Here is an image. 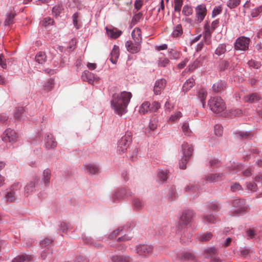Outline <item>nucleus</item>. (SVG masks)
Returning a JSON list of instances; mask_svg holds the SVG:
<instances>
[{"label": "nucleus", "mask_w": 262, "mask_h": 262, "mask_svg": "<svg viewBox=\"0 0 262 262\" xmlns=\"http://www.w3.org/2000/svg\"><path fill=\"white\" fill-rule=\"evenodd\" d=\"M144 202L139 198H135L133 202V208L135 210H140L144 206Z\"/></svg>", "instance_id": "ea45409f"}, {"label": "nucleus", "mask_w": 262, "mask_h": 262, "mask_svg": "<svg viewBox=\"0 0 262 262\" xmlns=\"http://www.w3.org/2000/svg\"><path fill=\"white\" fill-rule=\"evenodd\" d=\"M39 181L38 178L36 177H33L32 179L30 180L24 187V191L26 193H30L34 191L36 185Z\"/></svg>", "instance_id": "4468645a"}, {"label": "nucleus", "mask_w": 262, "mask_h": 262, "mask_svg": "<svg viewBox=\"0 0 262 262\" xmlns=\"http://www.w3.org/2000/svg\"><path fill=\"white\" fill-rule=\"evenodd\" d=\"M47 56L45 53L39 52L35 56V60L39 64H43L46 61Z\"/></svg>", "instance_id": "4c0bfd02"}, {"label": "nucleus", "mask_w": 262, "mask_h": 262, "mask_svg": "<svg viewBox=\"0 0 262 262\" xmlns=\"http://www.w3.org/2000/svg\"><path fill=\"white\" fill-rule=\"evenodd\" d=\"M54 85V80L52 78L49 79L44 84V90L49 92L52 90Z\"/></svg>", "instance_id": "37998d69"}, {"label": "nucleus", "mask_w": 262, "mask_h": 262, "mask_svg": "<svg viewBox=\"0 0 262 262\" xmlns=\"http://www.w3.org/2000/svg\"><path fill=\"white\" fill-rule=\"evenodd\" d=\"M205 258L209 259L210 262H224L219 256V250L214 247L207 248L204 250Z\"/></svg>", "instance_id": "0eeeda50"}, {"label": "nucleus", "mask_w": 262, "mask_h": 262, "mask_svg": "<svg viewBox=\"0 0 262 262\" xmlns=\"http://www.w3.org/2000/svg\"><path fill=\"white\" fill-rule=\"evenodd\" d=\"M250 39L245 36L238 37L234 43V48L236 50L246 51L249 48Z\"/></svg>", "instance_id": "1a4fd4ad"}, {"label": "nucleus", "mask_w": 262, "mask_h": 262, "mask_svg": "<svg viewBox=\"0 0 262 262\" xmlns=\"http://www.w3.org/2000/svg\"><path fill=\"white\" fill-rule=\"evenodd\" d=\"M208 165L212 168H215L220 166V161L216 159H212L209 160Z\"/></svg>", "instance_id": "6e6d98bb"}, {"label": "nucleus", "mask_w": 262, "mask_h": 262, "mask_svg": "<svg viewBox=\"0 0 262 262\" xmlns=\"http://www.w3.org/2000/svg\"><path fill=\"white\" fill-rule=\"evenodd\" d=\"M183 34V29L181 24L177 25L173 29L172 33V36L174 37H177Z\"/></svg>", "instance_id": "79ce46f5"}, {"label": "nucleus", "mask_w": 262, "mask_h": 262, "mask_svg": "<svg viewBox=\"0 0 262 262\" xmlns=\"http://www.w3.org/2000/svg\"><path fill=\"white\" fill-rule=\"evenodd\" d=\"M106 31L107 35L111 38H117L122 34V31L117 30L116 28L108 29L106 27Z\"/></svg>", "instance_id": "bb28decb"}, {"label": "nucleus", "mask_w": 262, "mask_h": 262, "mask_svg": "<svg viewBox=\"0 0 262 262\" xmlns=\"http://www.w3.org/2000/svg\"><path fill=\"white\" fill-rule=\"evenodd\" d=\"M51 179V171L49 169H45L43 172L42 182L45 185L48 186L50 183Z\"/></svg>", "instance_id": "473e14b6"}, {"label": "nucleus", "mask_w": 262, "mask_h": 262, "mask_svg": "<svg viewBox=\"0 0 262 262\" xmlns=\"http://www.w3.org/2000/svg\"><path fill=\"white\" fill-rule=\"evenodd\" d=\"M226 86L227 83L225 81L220 80L213 84L212 90L214 93H222L225 90Z\"/></svg>", "instance_id": "412c9836"}, {"label": "nucleus", "mask_w": 262, "mask_h": 262, "mask_svg": "<svg viewBox=\"0 0 262 262\" xmlns=\"http://www.w3.org/2000/svg\"><path fill=\"white\" fill-rule=\"evenodd\" d=\"M63 10V7L62 5L58 4L53 7L52 9V13L56 17H57L60 15Z\"/></svg>", "instance_id": "58836bf2"}, {"label": "nucleus", "mask_w": 262, "mask_h": 262, "mask_svg": "<svg viewBox=\"0 0 262 262\" xmlns=\"http://www.w3.org/2000/svg\"><path fill=\"white\" fill-rule=\"evenodd\" d=\"M111 260L112 262H129L130 257L127 256L116 255L112 256Z\"/></svg>", "instance_id": "2f4dec72"}, {"label": "nucleus", "mask_w": 262, "mask_h": 262, "mask_svg": "<svg viewBox=\"0 0 262 262\" xmlns=\"http://www.w3.org/2000/svg\"><path fill=\"white\" fill-rule=\"evenodd\" d=\"M79 14L76 12L72 15L73 24L76 29H78L81 27V25L78 23V17Z\"/></svg>", "instance_id": "052dcab7"}, {"label": "nucleus", "mask_w": 262, "mask_h": 262, "mask_svg": "<svg viewBox=\"0 0 262 262\" xmlns=\"http://www.w3.org/2000/svg\"><path fill=\"white\" fill-rule=\"evenodd\" d=\"M193 13V9L190 6L185 5L182 9V14L186 16H190Z\"/></svg>", "instance_id": "09e8293b"}, {"label": "nucleus", "mask_w": 262, "mask_h": 262, "mask_svg": "<svg viewBox=\"0 0 262 262\" xmlns=\"http://www.w3.org/2000/svg\"><path fill=\"white\" fill-rule=\"evenodd\" d=\"M169 56L171 59H177L180 58V53L178 51L173 49L170 50L169 51Z\"/></svg>", "instance_id": "bf43d9fd"}, {"label": "nucleus", "mask_w": 262, "mask_h": 262, "mask_svg": "<svg viewBox=\"0 0 262 262\" xmlns=\"http://www.w3.org/2000/svg\"><path fill=\"white\" fill-rule=\"evenodd\" d=\"M214 134L217 136L220 137L223 134V127L219 124H216L214 127Z\"/></svg>", "instance_id": "e2e57ef3"}, {"label": "nucleus", "mask_w": 262, "mask_h": 262, "mask_svg": "<svg viewBox=\"0 0 262 262\" xmlns=\"http://www.w3.org/2000/svg\"><path fill=\"white\" fill-rule=\"evenodd\" d=\"M161 107V104L157 101H154L151 104H150V112L155 113L158 111V110Z\"/></svg>", "instance_id": "69168bd1"}, {"label": "nucleus", "mask_w": 262, "mask_h": 262, "mask_svg": "<svg viewBox=\"0 0 262 262\" xmlns=\"http://www.w3.org/2000/svg\"><path fill=\"white\" fill-rule=\"evenodd\" d=\"M252 250L250 248H245L240 250V255L241 256L246 258L250 256Z\"/></svg>", "instance_id": "13d9d810"}, {"label": "nucleus", "mask_w": 262, "mask_h": 262, "mask_svg": "<svg viewBox=\"0 0 262 262\" xmlns=\"http://www.w3.org/2000/svg\"><path fill=\"white\" fill-rule=\"evenodd\" d=\"M255 182L257 184L253 182H249L246 183V187L248 190L252 192L256 191L257 190V185L262 188V173L255 177Z\"/></svg>", "instance_id": "f8f14e48"}, {"label": "nucleus", "mask_w": 262, "mask_h": 262, "mask_svg": "<svg viewBox=\"0 0 262 262\" xmlns=\"http://www.w3.org/2000/svg\"><path fill=\"white\" fill-rule=\"evenodd\" d=\"M132 97V93L126 91L113 95L111 101V105L118 115L122 116L126 113L127 107Z\"/></svg>", "instance_id": "f257e3e1"}, {"label": "nucleus", "mask_w": 262, "mask_h": 262, "mask_svg": "<svg viewBox=\"0 0 262 262\" xmlns=\"http://www.w3.org/2000/svg\"><path fill=\"white\" fill-rule=\"evenodd\" d=\"M195 11L197 20L200 23L203 20L206 15L207 10L205 5L204 4L198 5L195 8Z\"/></svg>", "instance_id": "ddd939ff"}, {"label": "nucleus", "mask_w": 262, "mask_h": 262, "mask_svg": "<svg viewBox=\"0 0 262 262\" xmlns=\"http://www.w3.org/2000/svg\"><path fill=\"white\" fill-rule=\"evenodd\" d=\"M206 58V56H200L196 59L194 62L190 64L188 66V71H193L200 66L202 65L203 62Z\"/></svg>", "instance_id": "b1692460"}, {"label": "nucleus", "mask_w": 262, "mask_h": 262, "mask_svg": "<svg viewBox=\"0 0 262 262\" xmlns=\"http://www.w3.org/2000/svg\"><path fill=\"white\" fill-rule=\"evenodd\" d=\"M204 32L203 33V38L207 45H210L211 42V35L212 32L211 31L210 25L208 22L204 25Z\"/></svg>", "instance_id": "aec40b11"}, {"label": "nucleus", "mask_w": 262, "mask_h": 262, "mask_svg": "<svg viewBox=\"0 0 262 262\" xmlns=\"http://www.w3.org/2000/svg\"><path fill=\"white\" fill-rule=\"evenodd\" d=\"M53 242V240L50 237H47L40 242L42 247H46Z\"/></svg>", "instance_id": "338daca9"}, {"label": "nucleus", "mask_w": 262, "mask_h": 262, "mask_svg": "<svg viewBox=\"0 0 262 262\" xmlns=\"http://www.w3.org/2000/svg\"><path fill=\"white\" fill-rule=\"evenodd\" d=\"M15 14L14 13H9L6 15V18L5 20L4 24L5 26H8L13 23L14 18Z\"/></svg>", "instance_id": "a18cd8bd"}, {"label": "nucleus", "mask_w": 262, "mask_h": 262, "mask_svg": "<svg viewBox=\"0 0 262 262\" xmlns=\"http://www.w3.org/2000/svg\"><path fill=\"white\" fill-rule=\"evenodd\" d=\"M194 84V79L193 78H190L184 83L183 86V91L185 92L189 91L193 87Z\"/></svg>", "instance_id": "72a5a7b5"}, {"label": "nucleus", "mask_w": 262, "mask_h": 262, "mask_svg": "<svg viewBox=\"0 0 262 262\" xmlns=\"http://www.w3.org/2000/svg\"><path fill=\"white\" fill-rule=\"evenodd\" d=\"M240 2L241 0H229L227 6L230 9H234L239 5Z\"/></svg>", "instance_id": "603ef678"}, {"label": "nucleus", "mask_w": 262, "mask_h": 262, "mask_svg": "<svg viewBox=\"0 0 262 262\" xmlns=\"http://www.w3.org/2000/svg\"><path fill=\"white\" fill-rule=\"evenodd\" d=\"M232 206L236 208L233 212L234 214H243L245 213L248 209V206L246 204L244 199H237L232 201Z\"/></svg>", "instance_id": "423d86ee"}, {"label": "nucleus", "mask_w": 262, "mask_h": 262, "mask_svg": "<svg viewBox=\"0 0 262 262\" xmlns=\"http://www.w3.org/2000/svg\"><path fill=\"white\" fill-rule=\"evenodd\" d=\"M208 106L212 112L216 114L223 112L226 107L223 100L217 96L211 97L208 101Z\"/></svg>", "instance_id": "f03ea898"}, {"label": "nucleus", "mask_w": 262, "mask_h": 262, "mask_svg": "<svg viewBox=\"0 0 262 262\" xmlns=\"http://www.w3.org/2000/svg\"><path fill=\"white\" fill-rule=\"evenodd\" d=\"M167 196L168 199L171 201L175 200L178 197L176 188L174 187H171L169 188Z\"/></svg>", "instance_id": "c03bdc74"}, {"label": "nucleus", "mask_w": 262, "mask_h": 262, "mask_svg": "<svg viewBox=\"0 0 262 262\" xmlns=\"http://www.w3.org/2000/svg\"><path fill=\"white\" fill-rule=\"evenodd\" d=\"M194 255L189 252H184L181 254L180 256V258L181 260H189L193 259L194 258Z\"/></svg>", "instance_id": "864d4df0"}, {"label": "nucleus", "mask_w": 262, "mask_h": 262, "mask_svg": "<svg viewBox=\"0 0 262 262\" xmlns=\"http://www.w3.org/2000/svg\"><path fill=\"white\" fill-rule=\"evenodd\" d=\"M32 259V255L24 253L14 258L12 262H29Z\"/></svg>", "instance_id": "393cba45"}, {"label": "nucleus", "mask_w": 262, "mask_h": 262, "mask_svg": "<svg viewBox=\"0 0 262 262\" xmlns=\"http://www.w3.org/2000/svg\"><path fill=\"white\" fill-rule=\"evenodd\" d=\"M85 167L88 172L90 174H95L99 172L98 168L95 165L92 164H88L85 165Z\"/></svg>", "instance_id": "f704fd0d"}, {"label": "nucleus", "mask_w": 262, "mask_h": 262, "mask_svg": "<svg viewBox=\"0 0 262 262\" xmlns=\"http://www.w3.org/2000/svg\"><path fill=\"white\" fill-rule=\"evenodd\" d=\"M235 138L241 140H250L253 137L254 133L252 131H236L234 133Z\"/></svg>", "instance_id": "2eb2a0df"}, {"label": "nucleus", "mask_w": 262, "mask_h": 262, "mask_svg": "<svg viewBox=\"0 0 262 262\" xmlns=\"http://www.w3.org/2000/svg\"><path fill=\"white\" fill-rule=\"evenodd\" d=\"M154 248L150 245L139 244L136 246V253L142 257H147L152 254Z\"/></svg>", "instance_id": "6e6552de"}, {"label": "nucleus", "mask_w": 262, "mask_h": 262, "mask_svg": "<svg viewBox=\"0 0 262 262\" xmlns=\"http://www.w3.org/2000/svg\"><path fill=\"white\" fill-rule=\"evenodd\" d=\"M216 220V218L213 214L204 215L203 217V221L205 224H214Z\"/></svg>", "instance_id": "a19ab883"}, {"label": "nucleus", "mask_w": 262, "mask_h": 262, "mask_svg": "<svg viewBox=\"0 0 262 262\" xmlns=\"http://www.w3.org/2000/svg\"><path fill=\"white\" fill-rule=\"evenodd\" d=\"M182 129L183 133L185 136H189L190 135L191 130L189 128L188 122H185L182 124Z\"/></svg>", "instance_id": "3c124183"}, {"label": "nucleus", "mask_w": 262, "mask_h": 262, "mask_svg": "<svg viewBox=\"0 0 262 262\" xmlns=\"http://www.w3.org/2000/svg\"><path fill=\"white\" fill-rule=\"evenodd\" d=\"M169 63V60L165 57L160 58L158 60V66L161 67H166Z\"/></svg>", "instance_id": "4d7b16f0"}, {"label": "nucleus", "mask_w": 262, "mask_h": 262, "mask_svg": "<svg viewBox=\"0 0 262 262\" xmlns=\"http://www.w3.org/2000/svg\"><path fill=\"white\" fill-rule=\"evenodd\" d=\"M242 167L241 164L233 163L231 166H228V169L231 173H233L242 169Z\"/></svg>", "instance_id": "49530a36"}, {"label": "nucleus", "mask_w": 262, "mask_h": 262, "mask_svg": "<svg viewBox=\"0 0 262 262\" xmlns=\"http://www.w3.org/2000/svg\"><path fill=\"white\" fill-rule=\"evenodd\" d=\"M24 113V109L23 107L16 108L14 111V117L16 119L21 120V115Z\"/></svg>", "instance_id": "de8ad7c7"}, {"label": "nucleus", "mask_w": 262, "mask_h": 262, "mask_svg": "<svg viewBox=\"0 0 262 262\" xmlns=\"http://www.w3.org/2000/svg\"><path fill=\"white\" fill-rule=\"evenodd\" d=\"M262 13V5L252 10L251 15L252 17H256Z\"/></svg>", "instance_id": "5fc2aeb1"}, {"label": "nucleus", "mask_w": 262, "mask_h": 262, "mask_svg": "<svg viewBox=\"0 0 262 262\" xmlns=\"http://www.w3.org/2000/svg\"><path fill=\"white\" fill-rule=\"evenodd\" d=\"M17 138V134L15 131L11 128H7L3 133L2 140L5 142L14 143Z\"/></svg>", "instance_id": "9d476101"}, {"label": "nucleus", "mask_w": 262, "mask_h": 262, "mask_svg": "<svg viewBox=\"0 0 262 262\" xmlns=\"http://www.w3.org/2000/svg\"><path fill=\"white\" fill-rule=\"evenodd\" d=\"M140 114L145 115L150 112V103L149 101H145L142 103L139 110Z\"/></svg>", "instance_id": "cd10ccee"}, {"label": "nucleus", "mask_w": 262, "mask_h": 262, "mask_svg": "<svg viewBox=\"0 0 262 262\" xmlns=\"http://www.w3.org/2000/svg\"><path fill=\"white\" fill-rule=\"evenodd\" d=\"M21 188V185L19 182L12 184L5 195V201L8 202H14L17 198V192Z\"/></svg>", "instance_id": "20e7f679"}, {"label": "nucleus", "mask_w": 262, "mask_h": 262, "mask_svg": "<svg viewBox=\"0 0 262 262\" xmlns=\"http://www.w3.org/2000/svg\"><path fill=\"white\" fill-rule=\"evenodd\" d=\"M207 95V91L203 89H201L199 90L197 93L198 98L200 99V101L202 103V105L203 108L205 107V100Z\"/></svg>", "instance_id": "c85d7f7f"}, {"label": "nucleus", "mask_w": 262, "mask_h": 262, "mask_svg": "<svg viewBox=\"0 0 262 262\" xmlns=\"http://www.w3.org/2000/svg\"><path fill=\"white\" fill-rule=\"evenodd\" d=\"M132 36L135 43H141L142 41L141 31L139 28H135L133 30Z\"/></svg>", "instance_id": "a878e982"}, {"label": "nucleus", "mask_w": 262, "mask_h": 262, "mask_svg": "<svg viewBox=\"0 0 262 262\" xmlns=\"http://www.w3.org/2000/svg\"><path fill=\"white\" fill-rule=\"evenodd\" d=\"M130 195V192H127L125 188H121L115 192L112 196V201L113 202H116Z\"/></svg>", "instance_id": "9b49d317"}, {"label": "nucleus", "mask_w": 262, "mask_h": 262, "mask_svg": "<svg viewBox=\"0 0 262 262\" xmlns=\"http://www.w3.org/2000/svg\"><path fill=\"white\" fill-rule=\"evenodd\" d=\"M158 120L156 117L151 118L149 123V128L151 130H154L158 126Z\"/></svg>", "instance_id": "8fccbe9b"}, {"label": "nucleus", "mask_w": 262, "mask_h": 262, "mask_svg": "<svg viewBox=\"0 0 262 262\" xmlns=\"http://www.w3.org/2000/svg\"><path fill=\"white\" fill-rule=\"evenodd\" d=\"M183 5V0H174V10L176 12H180Z\"/></svg>", "instance_id": "0e129e2a"}, {"label": "nucleus", "mask_w": 262, "mask_h": 262, "mask_svg": "<svg viewBox=\"0 0 262 262\" xmlns=\"http://www.w3.org/2000/svg\"><path fill=\"white\" fill-rule=\"evenodd\" d=\"M168 172L167 170L163 169H158L157 171V176L159 180L162 182L166 181L168 179Z\"/></svg>", "instance_id": "c9c22d12"}, {"label": "nucleus", "mask_w": 262, "mask_h": 262, "mask_svg": "<svg viewBox=\"0 0 262 262\" xmlns=\"http://www.w3.org/2000/svg\"><path fill=\"white\" fill-rule=\"evenodd\" d=\"M194 212L190 209L185 210L183 211L181 216V221L184 225H187L190 223L191 219L194 216Z\"/></svg>", "instance_id": "f3484780"}, {"label": "nucleus", "mask_w": 262, "mask_h": 262, "mask_svg": "<svg viewBox=\"0 0 262 262\" xmlns=\"http://www.w3.org/2000/svg\"><path fill=\"white\" fill-rule=\"evenodd\" d=\"M125 47L129 52L134 54L140 51L141 43H135L134 44L131 40H128L125 43Z\"/></svg>", "instance_id": "6ab92c4d"}, {"label": "nucleus", "mask_w": 262, "mask_h": 262, "mask_svg": "<svg viewBox=\"0 0 262 262\" xmlns=\"http://www.w3.org/2000/svg\"><path fill=\"white\" fill-rule=\"evenodd\" d=\"M182 117V113L180 112H177L174 114L171 115L169 118V121L174 122L179 119Z\"/></svg>", "instance_id": "774afa93"}, {"label": "nucleus", "mask_w": 262, "mask_h": 262, "mask_svg": "<svg viewBox=\"0 0 262 262\" xmlns=\"http://www.w3.org/2000/svg\"><path fill=\"white\" fill-rule=\"evenodd\" d=\"M227 45L225 43L220 44L215 51V54L220 56L225 53L227 51Z\"/></svg>", "instance_id": "e433bc0d"}, {"label": "nucleus", "mask_w": 262, "mask_h": 262, "mask_svg": "<svg viewBox=\"0 0 262 262\" xmlns=\"http://www.w3.org/2000/svg\"><path fill=\"white\" fill-rule=\"evenodd\" d=\"M132 141V136L130 133H126L118 142L117 151L118 153L122 155L125 153Z\"/></svg>", "instance_id": "39448f33"}, {"label": "nucleus", "mask_w": 262, "mask_h": 262, "mask_svg": "<svg viewBox=\"0 0 262 262\" xmlns=\"http://www.w3.org/2000/svg\"><path fill=\"white\" fill-rule=\"evenodd\" d=\"M248 64L249 65V67L252 68H254L255 69H259L261 66L260 62H259L258 61H256L252 59L249 60L248 62Z\"/></svg>", "instance_id": "680f3d73"}, {"label": "nucleus", "mask_w": 262, "mask_h": 262, "mask_svg": "<svg viewBox=\"0 0 262 262\" xmlns=\"http://www.w3.org/2000/svg\"><path fill=\"white\" fill-rule=\"evenodd\" d=\"M166 84V81L164 79H161L156 81L154 87V92L156 95H160L164 89Z\"/></svg>", "instance_id": "a211bd4d"}, {"label": "nucleus", "mask_w": 262, "mask_h": 262, "mask_svg": "<svg viewBox=\"0 0 262 262\" xmlns=\"http://www.w3.org/2000/svg\"><path fill=\"white\" fill-rule=\"evenodd\" d=\"M244 99L246 102L253 103L258 101L260 99V97L259 94L255 93L245 96Z\"/></svg>", "instance_id": "7c9ffc66"}, {"label": "nucleus", "mask_w": 262, "mask_h": 262, "mask_svg": "<svg viewBox=\"0 0 262 262\" xmlns=\"http://www.w3.org/2000/svg\"><path fill=\"white\" fill-rule=\"evenodd\" d=\"M183 157L180 162V168L181 169H185L186 165L190 157L192 155L193 150L192 145L187 143H184L182 145Z\"/></svg>", "instance_id": "7ed1b4c3"}, {"label": "nucleus", "mask_w": 262, "mask_h": 262, "mask_svg": "<svg viewBox=\"0 0 262 262\" xmlns=\"http://www.w3.org/2000/svg\"><path fill=\"white\" fill-rule=\"evenodd\" d=\"M119 56V48L118 47H116V46H114V47L111 53V57L110 60L113 64H116Z\"/></svg>", "instance_id": "c756f323"}, {"label": "nucleus", "mask_w": 262, "mask_h": 262, "mask_svg": "<svg viewBox=\"0 0 262 262\" xmlns=\"http://www.w3.org/2000/svg\"><path fill=\"white\" fill-rule=\"evenodd\" d=\"M81 78L83 81L92 84H93L94 82H97L99 80V77L95 76L93 73L89 71H84L82 74Z\"/></svg>", "instance_id": "dca6fc26"}, {"label": "nucleus", "mask_w": 262, "mask_h": 262, "mask_svg": "<svg viewBox=\"0 0 262 262\" xmlns=\"http://www.w3.org/2000/svg\"><path fill=\"white\" fill-rule=\"evenodd\" d=\"M224 175L223 173H211L205 177L206 181L212 183L220 181L223 180Z\"/></svg>", "instance_id": "5701e85b"}, {"label": "nucleus", "mask_w": 262, "mask_h": 262, "mask_svg": "<svg viewBox=\"0 0 262 262\" xmlns=\"http://www.w3.org/2000/svg\"><path fill=\"white\" fill-rule=\"evenodd\" d=\"M57 142L54 137L50 134H47L45 137V145L48 149L54 148L57 146Z\"/></svg>", "instance_id": "4be33fe9"}]
</instances>
